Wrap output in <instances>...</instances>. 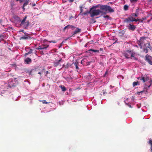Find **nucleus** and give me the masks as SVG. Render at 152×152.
<instances>
[{"label": "nucleus", "instance_id": "obj_1", "mask_svg": "<svg viewBox=\"0 0 152 152\" xmlns=\"http://www.w3.org/2000/svg\"><path fill=\"white\" fill-rule=\"evenodd\" d=\"M97 7H98L97 6H96V7H93L90 9L89 12L90 13L91 17L98 15L100 13H102V11L99 9L93 10L94 8Z\"/></svg>", "mask_w": 152, "mask_h": 152}, {"label": "nucleus", "instance_id": "obj_2", "mask_svg": "<svg viewBox=\"0 0 152 152\" xmlns=\"http://www.w3.org/2000/svg\"><path fill=\"white\" fill-rule=\"evenodd\" d=\"M99 8L101 10H104L105 12L108 11L110 12H114V10L112 9L110 6L107 5H100Z\"/></svg>", "mask_w": 152, "mask_h": 152}, {"label": "nucleus", "instance_id": "obj_3", "mask_svg": "<svg viewBox=\"0 0 152 152\" xmlns=\"http://www.w3.org/2000/svg\"><path fill=\"white\" fill-rule=\"evenodd\" d=\"M27 18V16H26L24 19L21 21L20 25H23L24 28L26 29L29 26V23L28 21L25 22Z\"/></svg>", "mask_w": 152, "mask_h": 152}, {"label": "nucleus", "instance_id": "obj_4", "mask_svg": "<svg viewBox=\"0 0 152 152\" xmlns=\"http://www.w3.org/2000/svg\"><path fill=\"white\" fill-rule=\"evenodd\" d=\"M146 40L144 38H141L140 40L138 42V44L140 47V48L142 49V48L145 45V42Z\"/></svg>", "mask_w": 152, "mask_h": 152}, {"label": "nucleus", "instance_id": "obj_5", "mask_svg": "<svg viewBox=\"0 0 152 152\" xmlns=\"http://www.w3.org/2000/svg\"><path fill=\"white\" fill-rule=\"evenodd\" d=\"M143 51L145 53H147L148 50L150 49L152 50V47L150 45V43H146L145 45L143 46Z\"/></svg>", "mask_w": 152, "mask_h": 152}, {"label": "nucleus", "instance_id": "obj_6", "mask_svg": "<svg viewBox=\"0 0 152 152\" xmlns=\"http://www.w3.org/2000/svg\"><path fill=\"white\" fill-rule=\"evenodd\" d=\"M132 52L129 50H128L124 53V56L127 58H130V56H132Z\"/></svg>", "mask_w": 152, "mask_h": 152}, {"label": "nucleus", "instance_id": "obj_7", "mask_svg": "<svg viewBox=\"0 0 152 152\" xmlns=\"http://www.w3.org/2000/svg\"><path fill=\"white\" fill-rule=\"evenodd\" d=\"M145 60L149 64L152 65V57L151 56L148 55H146L145 57Z\"/></svg>", "mask_w": 152, "mask_h": 152}, {"label": "nucleus", "instance_id": "obj_8", "mask_svg": "<svg viewBox=\"0 0 152 152\" xmlns=\"http://www.w3.org/2000/svg\"><path fill=\"white\" fill-rule=\"evenodd\" d=\"M62 58H61L60 59L57 61H54L53 63V66L56 67H58V68H61L62 67L60 64V62L62 61Z\"/></svg>", "mask_w": 152, "mask_h": 152}, {"label": "nucleus", "instance_id": "obj_9", "mask_svg": "<svg viewBox=\"0 0 152 152\" xmlns=\"http://www.w3.org/2000/svg\"><path fill=\"white\" fill-rule=\"evenodd\" d=\"M128 29L129 30H131L132 31H134L136 28V26H134L131 24H129V25L127 26Z\"/></svg>", "mask_w": 152, "mask_h": 152}, {"label": "nucleus", "instance_id": "obj_10", "mask_svg": "<svg viewBox=\"0 0 152 152\" xmlns=\"http://www.w3.org/2000/svg\"><path fill=\"white\" fill-rule=\"evenodd\" d=\"M81 31V29L78 28H76V29L75 31L73 32V34L72 35V36L74 37L75 35V34H77L78 33H80Z\"/></svg>", "mask_w": 152, "mask_h": 152}, {"label": "nucleus", "instance_id": "obj_11", "mask_svg": "<svg viewBox=\"0 0 152 152\" xmlns=\"http://www.w3.org/2000/svg\"><path fill=\"white\" fill-rule=\"evenodd\" d=\"M133 17H128L124 19V22L126 23H129L130 22H132Z\"/></svg>", "mask_w": 152, "mask_h": 152}, {"label": "nucleus", "instance_id": "obj_12", "mask_svg": "<svg viewBox=\"0 0 152 152\" xmlns=\"http://www.w3.org/2000/svg\"><path fill=\"white\" fill-rule=\"evenodd\" d=\"M42 50H46L49 47V45L47 44L42 43Z\"/></svg>", "mask_w": 152, "mask_h": 152}, {"label": "nucleus", "instance_id": "obj_13", "mask_svg": "<svg viewBox=\"0 0 152 152\" xmlns=\"http://www.w3.org/2000/svg\"><path fill=\"white\" fill-rule=\"evenodd\" d=\"M139 78L140 80H142L143 82L147 81L148 80V77H139Z\"/></svg>", "mask_w": 152, "mask_h": 152}, {"label": "nucleus", "instance_id": "obj_14", "mask_svg": "<svg viewBox=\"0 0 152 152\" xmlns=\"http://www.w3.org/2000/svg\"><path fill=\"white\" fill-rule=\"evenodd\" d=\"M71 66V64L69 63H67L66 65H64L63 64V66L61 68V69H62L63 67H65V68H68L70 66Z\"/></svg>", "mask_w": 152, "mask_h": 152}, {"label": "nucleus", "instance_id": "obj_15", "mask_svg": "<svg viewBox=\"0 0 152 152\" xmlns=\"http://www.w3.org/2000/svg\"><path fill=\"white\" fill-rule=\"evenodd\" d=\"M24 61L26 64H29L31 62V59L30 58H28L25 60Z\"/></svg>", "mask_w": 152, "mask_h": 152}, {"label": "nucleus", "instance_id": "obj_16", "mask_svg": "<svg viewBox=\"0 0 152 152\" xmlns=\"http://www.w3.org/2000/svg\"><path fill=\"white\" fill-rule=\"evenodd\" d=\"M125 32V31H124V30L121 31L119 33V36H123Z\"/></svg>", "mask_w": 152, "mask_h": 152}, {"label": "nucleus", "instance_id": "obj_17", "mask_svg": "<svg viewBox=\"0 0 152 152\" xmlns=\"http://www.w3.org/2000/svg\"><path fill=\"white\" fill-rule=\"evenodd\" d=\"M59 87L61 88L62 90L63 91H65L66 90V89L65 87L64 86H60Z\"/></svg>", "mask_w": 152, "mask_h": 152}, {"label": "nucleus", "instance_id": "obj_18", "mask_svg": "<svg viewBox=\"0 0 152 152\" xmlns=\"http://www.w3.org/2000/svg\"><path fill=\"white\" fill-rule=\"evenodd\" d=\"M89 51H92L95 53H99V50H94L92 49H90L89 50Z\"/></svg>", "mask_w": 152, "mask_h": 152}, {"label": "nucleus", "instance_id": "obj_19", "mask_svg": "<svg viewBox=\"0 0 152 152\" xmlns=\"http://www.w3.org/2000/svg\"><path fill=\"white\" fill-rule=\"evenodd\" d=\"M32 51H33L32 49H30V50L28 52L25 53V56H26L27 55H28L30 54L32 52Z\"/></svg>", "mask_w": 152, "mask_h": 152}, {"label": "nucleus", "instance_id": "obj_20", "mask_svg": "<svg viewBox=\"0 0 152 152\" xmlns=\"http://www.w3.org/2000/svg\"><path fill=\"white\" fill-rule=\"evenodd\" d=\"M139 83L138 82H134L133 83V87H134L138 85H139Z\"/></svg>", "mask_w": 152, "mask_h": 152}, {"label": "nucleus", "instance_id": "obj_21", "mask_svg": "<svg viewBox=\"0 0 152 152\" xmlns=\"http://www.w3.org/2000/svg\"><path fill=\"white\" fill-rule=\"evenodd\" d=\"M29 0H26L25 3L23 4V6L24 7L27 5Z\"/></svg>", "mask_w": 152, "mask_h": 152}, {"label": "nucleus", "instance_id": "obj_22", "mask_svg": "<svg viewBox=\"0 0 152 152\" xmlns=\"http://www.w3.org/2000/svg\"><path fill=\"white\" fill-rule=\"evenodd\" d=\"M148 143L151 145V151L152 152V140H150Z\"/></svg>", "mask_w": 152, "mask_h": 152}, {"label": "nucleus", "instance_id": "obj_23", "mask_svg": "<svg viewBox=\"0 0 152 152\" xmlns=\"http://www.w3.org/2000/svg\"><path fill=\"white\" fill-rule=\"evenodd\" d=\"M69 28H70L69 25H68L67 26H66L64 28L63 30L64 31H65L66 29Z\"/></svg>", "mask_w": 152, "mask_h": 152}, {"label": "nucleus", "instance_id": "obj_24", "mask_svg": "<svg viewBox=\"0 0 152 152\" xmlns=\"http://www.w3.org/2000/svg\"><path fill=\"white\" fill-rule=\"evenodd\" d=\"M28 36H27L26 37L23 36V37H21L20 38V39H28Z\"/></svg>", "mask_w": 152, "mask_h": 152}, {"label": "nucleus", "instance_id": "obj_25", "mask_svg": "<svg viewBox=\"0 0 152 152\" xmlns=\"http://www.w3.org/2000/svg\"><path fill=\"white\" fill-rule=\"evenodd\" d=\"M143 92H145V94H146V93H147L148 92V91H147V90H146V91H140V92H138L137 93H138V94L139 95L141 93H142Z\"/></svg>", "mask_w": 152, "mask_h": 152}, {"label": "nucleus", "instance_id": "obj_26", "mask_svg": "<svg viewBox=\"0 0 152 152\" xmlns=\"http://www.w3.org/2000/svg\"><path fill=\"white\" fill-rule=\"evenodd\" d=\"M42 46L41 45L39 46L37 48V49L38 50H42Z\"/></svg>", "mask_w": 152, "mask_h": 152}, {"label": "nucleus", "instance_id": "obj_27", "mask_svg": "<svg viewBox=\"0 0 152 152\" xmlns=\"http://www.w3.org/2000/svg\"><path fill=\"white\" fill-rule=\"evenodd\" d=\"M15 18L17 20H18V21H21L22 20H21L20 19L19 17L18 16H15Z\"/></svg>", "mask_w": 152, "mask_h": 152}, {"label": "nucleus", "instance_id": "obj_28", "mask_svg": "<svg viewBox=\"0 0 152 152\" xmlns=\"http://www.w3.org/2000/svg\"><path fill=\"white\" fill-rule=\"evenodd\" d=\"M40 102H42L43 104H47L48 102H46L45 100H42V101H40Z\"/></svg>", "mask_w": 152, "mask_h": 152}, {"label": "nucleus", "instance_id": "obj_29", "mask_svg": "<svg viewBox=\"0 0 152 152\" xmlns=\"http://www.w3.org/2000/svg\"><path fill=\"white\" fill-rule=\"evenodd\" d=\"M128 6L127 5H125L124 6V9L125 10H128Z\"/></svg>", "mask_w": 152, "mask_h": 152}, {"label": "nucleus", "instance_id": "obj_30", "mask_svg": "<svg viewBox=\"0 0 152 152\" xmlns=\"http://www.w3.org/2000/svg\"><path fill=\"white\" fill-rule=\"evenodd\" d=\"M132 58V59H135V60H137V58L135 57H134V55H133V53H132V56H131V58Z\"/></svg>", "mask_w": 152, "mask_h": 152}, {"label": "nucleus", "instance_id": "obj_31", "mask_svg": "<svg viewBox=\"0 0 152 152\" xmlns=\"http://www.w3.org/2000/svg\"><path fill=\"white\" fill-rule=\"evenodd\" d=\"M77 63L76 62H75V66L76 68L77 69H79V67L77 66Z\"/></svg>", "mask_w": 152, "mask_h": 152}, {"label": "nucleus", "instance_id": "obj_32", "mask_svg": "<svg viewBox=\"0 0 152 152\" xmlns=\"http://www.w3.org/2000/svg\"><path fill=\"white\" fill-rule=\"evenodd\" d=\"M140 20V19H134L133 18L132 21H136H136H137Z\"/></svg>", "mask_w": 152, "mask_h": 152}, {"label": "nucleus", "instance_id": "obj_33", "mask_svg": "<svg viewBox=\"0 0 152 152\" xmlns=\"http://www.w3.org/2000/svg\"><path fill=\"white\" fill-rule=\"evenodd\" d=\"M69 27H70V28H72L73 29H74L76 28V27L75 26H72V25H69Z\"/></svg>", "mask_w": 152, "mask_h": 152}, {"label": "nucleus", "instance_id": "obj_34", "mask_svg": "<svg viewBox=\"0 0 152 152\" xmlns=\"http://www.w3.org/2000/svg\"><path fill=\"white\" fill-rule=\"evenodd\" d=\"M89 12V11H87V12H83V15H87L88 13H89L90 14V13L88 12Z\"/></svg>", "mask_w": 152, "mask_h": 152}, {"label": "nucleus", "instance_id": "obj_35", "mask_svg": "<svg viewBox=\"0 0 152 152\" xmlns=\"http://www.w3.org/2000/svg\"><path fill=\"white\" fill-rule=\"evenodd\" d=\"M48 42L50 43L53 42V43H56V41L55 40L49 41Z\"/></svg>", "mask_w": 152, "mask_h": 152}, {"label": "nucleus", "instance_id": "obj_36", "mask_svg": "<svg viewBox=\"0 0 152 152\" xmlns=\"http://www.w3.org/2000/svg\"><path fill=\"white\" fill-rule=\"evenodd\" d=\"M138 0H130V1L131 2H137Z\"/></svg>", "mask_w": 152, "mask_h": 152}, {"label": "nucleus", "instance_id": "obj_37", "mask_svg": "<svg viewBox=\"0 0 152 152\" xmlns=\"http://www.w3.org/2000/svg\"><path fill=\"white\" fill-rule=\"evenodd\" d=\"M148 17V16H147L146 17H145L144 18H142V20H146V19H147V18Z\"/></svg>", "mask_w": 152, "mask_h": 152}, {"label": "nucleus", "instance_id": "obj_38", "mask_svg": "<svg viewBox=\"0 0 152 152\" xmlns=\"http://www.w3.org/2000/svg\"><path fill=\"white\" fill-rule=\"evenodd\" d=\"M80 13H81L83 12V10L82 9V7H80Z\"/></svg>", "mask_w": 152, "mask_h": 152}, {"label": "nucleus", "instance_id": "obj_39", "mask_svg": "<svg viewBox=\"0 0 152 152\" xmlns=\"http://www.w3.org/2000/svg\"><path fill=\"white\" fill-rule=\"evenodd\" d=\"M103 92V94L104 95V94L107 93H106V91H105V90H103V92Z\"/></svg>", "mask_w": 152, "mask_h": 152}, {"label": "nucleus", "instance_id": "obj_40", "mask_svg": "<svg viewBox=\"0 0 152 152\" xmlns=\"http://www.w3.org/2000/svg\"><path fill=\"white\" fill-rule=\"evenodd\" d=\"M104 18H108L109 17V16L108 15H106L104 16Z\"/></svg>", "mask_w": 152, "mask_h": 152}, {"label": "nucleus", "instance_id": "obj_41", "mask_svg": "<svg viewBox=\"0 0 152 152\" xmlns=\"http://www.w3.org/2000/svg\"><path fill=\"white\" fill-rule=\"evenodd\" d=\"M69 1L70 2H72L74 1V0H69Z\"/></svg>", "mask_w": 152, "mask_h": 152}, {"label": "nucleus", "instance_id": "obj_42", "mask_svg": "<svg viewBox=\"0 0 152 152\" xmlns=\"http://www.w3.org/2000/svg\"><path fill=\"white\" fill-rule=\"evenodd\" d=\"M3 37L4 36L2 34L0 35V38H3Z\"/></svg>", "mask_w": 152, "mask_h": 152}, {"label": "nucleus", "instance_id": "obj_43", "mask_svg": "<svg viewBox=\"0 0 152 152\" xmlns=\"http://www.w3.org/2000/svg\"><path fill=\"white\" fill-rule=\"evenodd\" d=\"M103 50L102 48H100L99 49V51H103Z\"/></svg>", "mask_w": 152, "mask_h": 152}, {"label": "nucleus", "instance_id": "obj_44", "mask_svg": "<svg viewBox=\"0 0 152 152\" xmlns=\"http://www.w3.org/2000/svg\"><path fill=\"white\" fill-rule=\"evenodd\" d=\"M20 31L24 33V30H20Z\"/></svg>", "mask_w": 152, "mask_h": 152}, {"label": "nucleus", "instance_id": "obj_45", "mask_svg": "<svg viewBox=\"0 0 152 152\" xmlns=\"http://www.w3.org/2000/svg\"><path fill=\"white\" fill-rule=\"evenodd\" d=\"M32 70H31L30 71V72H29V75H31V73L32 72Z\"/></svg>", "mask_w": 152, "mask_h": 152}, {"label": "nucleus", "instance_id": "obj_46", "mask_svg": "<svg viewBox=\"0 0 152 152\" xmlns=\"http://www.w3.org/2000/svg\"><path fill=\"white\" fill-rule=\"evenodd\" d=\"M83 61L84 62V61L83 60H82L81 61V63L82 64H83Z\"/></svg>", "mask_w": 152, "mask_h": 152}, {"label": "nucleus", "instance_id": "obj_47", "mask_svg": "<svg viewBox=\"0 0 152 152\" xmlns=\"http://www.w3.org/2000/svg\"><path fill=\"white\" fill-rule=\"evenodd\" d=\"M133 14H134V16H136V17L137 16V14H135V13Z\"/></svg>", "mask_w": 152, "mask_h": 152}, {"label": "nucleus", "instance_id": "obj_48", "mask_svg": "<svg viewBox=\"0 0 152 152\" xmlns=\"http://www.w3.org/2000/svg\"><path fill=\"white\" fill-rule=\"evenodd\" d=\"M110 87L111 88H114V87L113 86H112L111 85L110 86Z\"/></svg>", "mask_w": 152, "mask_h": 152}, {"label": "nucleus", "instance_id": "obj_49", "mask_svg": "<svg viewBox=\"0 0 152 152\" xmlns=\"http://www.w3.org/2000/svg\"><path fill=\"white\" fill-rule=\"evenodd\" d=\"M139 21H140V22H143V20H142L140 19V20H139Z\"/></svg>", "mask_w": 152, "mask_h": 152}, {"label": "nucleus", "instance_id": "obj_50", "mask_svg": "<svg viewBox=\"0 0 152 152\" xmlns=\"http://www.w3.org/2000/svg\"><path fill=\"white\" fill-rule=\"evenodd\" d=\"M46 75H47L49 73V72L48 71H47L46 72Z\"/></svg>", "mask_w": 152, "mask_h": 152}, {"label": "nucleus", "instance_id": "obj_51", "mask_svg": "<svg viewBox=\"0 0 152 152\" xmlns=\"http://www.w3.org/2000/svg\"><path fill=\"white\" fill-rule=\"evenodd\" d=\"M151 19H152V18L150 20H148L147 21V22L149 23Z\"/></svg>", "mask_w": 152, "mask_h": 152}, {"label": "nucleus", "instance_id": "obj_52", "mask_svg": "<svg viewBox=\"0 0 152 152\" xmlns=\"http://www.w3.org/2000/svg\"><path fill=\"white\" fill-rule=\"evenodd\" d=\"M151 85V84L149 86H148V88H149L150 87Z\"/></svg>", "mask_w": 152, "mask_h": 152}, {"label": "nucleus", "instance_id": "obj_53", "mask_svg": "<svg viewBox=\"0 0 152 152\" xmlns=\"http://www.w3.org/2000/svg\"><path fill=\"white\" fill-rule=\"evenodd\" d=\"M35 6V4H32L33 7H34V6Z\"/></svg>", "mask_w": 152, "mask_h": 152}, {"label": "nucleus", "instance_id": "obj_54", "mask_svg": "<svg viewBox=\"0 0 152 152\" xmlns=\"http://www.w3.org/2000/svg\"><path fill=\"white\" fill-rule=\"evenodd\" d=\"M38 73V74L41 75V73L40 72H39Z\"/></svg>", "mask_w": 152, "mask_h": 152}, {"label": "nucleus", "instance_id": "obj_55", "mask_svg": "<svg viewBox=\"0 0 152 152\" xmlns=\"http://www.w3.org/2000/svg\"><path fill=\"white\" fill-rule=\"evenodd\" d=\"M16 1H20V0H16Z\"/></svg>", "mask_w": 152, "mask_h": 152}, {"label": "nucleus", "instance_id": "obj_56", "mask_svg": "<svg viewBox=\"0 0 152 152\" xmlns=\"http://www.w3.org/2000/svg\"><path fill=\"white\" fill-rule=\"evenodd\" d=\"M107 73V71H106V72H105V75Z\"/></svg>", "mask_w": 152, "mask_h": 152}, {"label": "nucleus", "instance_id": "obj_57", "mask_svg": "<svg viewBox=\"0 0 152 152\" xmlns=\"http://www.w3.org/2000/svg\"><path fill=\"white\" fill-rule=\"evenodd\" d=\"M61 46V45H60V46H59V48H60V47Z\"/></svg>", "mask_w": 152, "mask_h": 152}, {"label": "nucleus", "instance_id": "obj_58", "mask_svg": "<svg viewBox=\"0 0 152 152\" xmlns=\"http://www.w3.org/2000/svg\"><path fill=\"white\" fill-rule=\"evenodd\" d=\"M96 20H95V21L94 22V23H95V22H96Z\"/></svg>", "mask_w": 152, "mask_h": 152}, {"label": "nucleus", "instance_id": "obj_59", "mask_svg": "<svg viewBox=\"0 0 152 152\" xmlns=\"http://www.w3.org/2000/svg\"><path fill=\"white\" fill-rule=\"evenodd\" d=\"M23 9H25V8H24V7H23Z\"/></svg>", "mask_w": 152, "mask_h": 152}, {"label": "nucleus", "instance_id": "obj_60", "mask_svg": "<svg viewBox=\"0 0 152 152\" xmlns=\"http://www.w3.org/2000/svg\"><path fill=\"white\" fill-rule=\"evenodd\" d=\"M69 90L71 91V89H69Z\"/></svg>", "mask_w": 152, "mask_h": 152}, {"label": "nucleus", "instance_id": "obj_61", "mask_svg": "<svg viewBox=\"0 0 152 152\" xmlns=\"http://www.w3.org/2000/svg\"><path fill=\"white\" fill-rule=\"evenodd\" d=\"M69 90L71 91V89H69Z\"/></svg>", "mask_w": 152, "mask_h": 152}, {"label": "nucleus", "instance_id": "obj_62", "mask_svg": "<svg viewBox=\"0 0 152 152\" xmlns=\"http://www.w3.org/2000/svg\"><path fill=\"white\" fill-rule=\"evenodd\" d=\"M89 0V1H91V0Z\"/></svg>", "mask_w": 152, "mask_h": 152}]
</instances>
